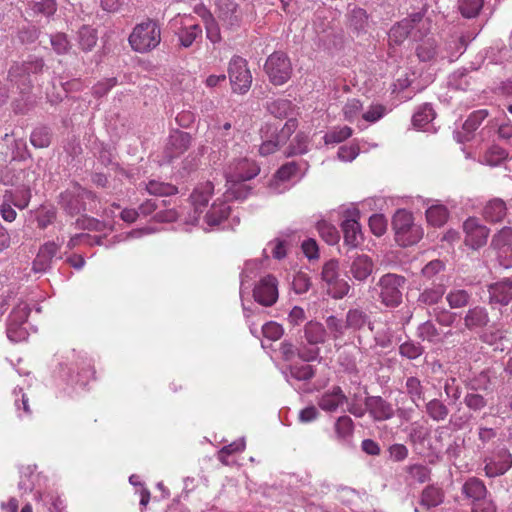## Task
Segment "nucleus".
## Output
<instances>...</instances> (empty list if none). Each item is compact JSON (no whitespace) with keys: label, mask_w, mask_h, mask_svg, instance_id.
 Instances as JSON below:
<instances>
[{"label":"nucleus","mask_w":512,"mask_h":512,"mask_svg":"<svg viewBox=\"0 0 512 512\" xmlns=\"http://www.w3.org/2000/svg\"><path fill=\"white\" fill-rule=\"evenodd\" d=\"M427 8V5H424L420 11L409 14L391 26L388 32L389 50H394L405 40L411 39L421 42L416 48V54L420 61L428 62L435 59L437 55L436 41L433 38H427L432 30V20L426 17Z\"/></svg>","instance_id":"f257e3e1"},{"label":"nucleus","mask_w":512,"mask_h":512,"mask_svg":"<svg viewBox=\"0 0 512 512\" xmlns=\"http://www.w3.org/2000/svg\"><path fill=\"white\" fill-rule=\"evenodd\" d=\"M128 40L134 51L139 53L150 52L161 42L160 26L156 21L147 19L133 28Z\"/></svg>","instance_id":"f03ea898"},{"label":"nucleus","mask_w":512,"mask_h":512,"mask_svg":"<svg viewBox=\"0 0 512 512\" xmlns=\"http://www.w3.org/2000/svg\"><path fill=\"white\" fill-rule=\"evenodd\" d=\"M392 228L396 242L403 247L416 244L423 236L422 228L414 223L412 213L405 209L395 212Z\"/></svg>","instance_id":"7ed1b4c3"},{"label":"nucleus","mask_w":512,"mask_h":512,"mask_svg":"<svg viewBox=\"0 0 512 512\" xmlns=\"http://www.w3.org/2000/svg\"><path fill=\"white\" fill-rule=\"evenodd\" d=\"M61 205L70 214H79L82 211L95 212L97 210V197L87 189L74 186L61 194Z\"/></svg>","instance_id":"20e7f679"},{"label":"nucleus","mask_w":512,"mask_h":512,"mask_svg":"<svg viewBox=\"0 0 512 512\" xmlns=\"http://www.w3.org/2000/svg\"><path fill=\"white\" fill-rule=\"evenodd\" d=\"M406 282L405 277L393 273L382 275L376 286L382 304L387 307H397L402 302V291Z\"/></svg>","instance_id":"39448f33"},{"label":"nucleus","mask_w":512,"mask_h":512,"mask_svg":"<svg viewBox=\"0 0 512 512\" xmlns=\"http://www.w3.org/2000/svg\"><path fill=\"white\" fill-rule=\"evenodd\" d=\"M321 279L327 287V293L334 299H342L350 290L349 283L340 277L339 262L335 259L324 263Z\"/></svg>","instance_id":"423d86ee"},{"label":"nucleus","mask_w":512,"mask_h":512,"mask_svg":"<svg viewBox=\"0 0 512 512\" xmlns=\"http://www.w3.org/2000/svg\"><path fill=\"white\" fill-rule=\"evenodd\" d=\"M264 69L274 85H283L292 74L290 59L284 52L280 51L274 52L267 58Z\"/></svg>","instance_id":"0eeeda50"},{"label":"nucleus","mask_w":512,"mask_h":512,"mask_svg":"<svg viewBox=\"0 0 512 512\" xmlns=\"http://www.w3.org/2000/svg\"><path fill=\"white\" fill-rule=\"evenodd\" d=\"M228 75L234 92L244 94L250 89L252 75L247 67V61L244 58L234 56L230 60Z\"/></svg>","instance_id":"6e6552de"},{"label":"nucleus","mask_w":512,"mask_h":512,"mask_svg":"<svg viewBox=\"0 0 512 512\" xmlns=\"http://www.w3.org/2000/svg\"><path fill=\"white\" fill-rule=\"evenodd\" d=\"M43 66V60L39 58L14 63L9 69L8 80L23 91L30 86V74L40 72Z\"/></svg>","instance_id":"1a4fd4ad"},{"label":"nucleus","mask_w":512,"mask_h":512,"mask_svg":"<svg viewBox=\"0 0 512 512\" xmlns=\"http://www.w3.org/2000/svg\"><path fill=\"white\" fill-rule=\"evenodd\" d=\"M216 14L222 24L231 30L240 26L243 13L235 0H216Z\"/></svg>","instance_id":"9d476101"},{"label":"nucleus","mask_w":512,"mask_h":512,"mask_svg":"<svg viewBox=\"0 0 512 512\" xmlns=\"http://www.w3.org/2000/svg\"><path fill=\"white\" fill-rule=\"evenodd\" d=\"M463 230L465 232L464 242L472 249H478L487 243L489 236V229L480 223L476 217H469L463 223Z\"/></svg>","instance_id":"9b49d317"},{"label":"nucleus","mask_w":512,"mask_h":512,"mask_svg":"<svg viewBox=\"0 0 512 512\" xmlns=\"http://www.w3.org/2000/svg\"><path fill=\"white\" fill-rule=\"evenodd\" d=\"M277 279L272 275H267L260 279L253 290L255 301L263 306H272L278 299Z\"/></svg>","instance_id":"f8f14e48"},{"label":"nucleus","mask_w":512,"mask_h":512,"mask_svg":"<svg viewBox=\"0 0 512 512\" xmlns=\"http://www.w3.org/2000/svg\"><path fill=\"white\" fill-rule=\"evenodd\" d=\"M485 475L489 478L505 474L512 467V455L506 449H501L494 457L484 460Z\"/></svg>","instance_id":"ddd939ff"},{"label":"nucleus","mask_w":512,"mask_h":512,"mask_svg":"<svg viewBox=\"0 0 512 512\" xmlns=\"http://www.w3.org/2000/svg\"><path fill=\"white\" fill-rule=\"evenodd\" d=\"M191 145V136L183 131H173L167 140L164 153L168 161L179 157L186 152Z\"/></svg>","instance_id":"4468645a"},{"label":"nucleus","mask_w":512,"mask_h":512,"mask_svg":"<svg viewBox=\"0 0 512 512\" xmlns=\"http://www.w3.org/2000/svg\"><path fill=\"white\" fill-rule=\"evenodd\" d=\"M248 180L241 178L240 175H226V200H244L251 193L252 187L246 184Z\"/></svg>","instance_id":"2eb2a0df"},{"label":"nucleus","mask_w":512,"mask_h":512,"mask_svg":"<svg viewBox=\"0 0 512 512\" xmlns=\"http://www.w3.org/2000/svg\"><path fill=\"white\" fill-rule=\"evenodd\" d=\"M365 405L369 414L376 421L388 420L394 415L392 405L380 396L366 398Z\"/></svg>","instance_id":"dca6fc26"},{"label":"nucleus","mask_w":512,"mask_h":512,"mask_svg":"<svg viewBox=\"0 0 512 512\" xmlns=\"http://www.w3.org/2000/svg\"><path fill=\"white\" fill-rule=\"evenodd\" d=\"M490 303L508 305L512 301V278H505L488 287Z\"/></svg>","instance_id":"f3484780"},{"label":"nucleus","mask_w":512,"mask_h":512,"mask_svg":"<svg viewBox=\"0 0 512 512\" xmlns=\"http://www.w3.org/2000/svg\"><path fill=\"white\" fill-rule=\"evenodd\" d=\"M346 401L347 397L341 387L334 386L330 391H326L321 395L317 404L326 412H334Z\"/></svg>","instance_id":"a211bd4d"},{"label":"nucleus","mask_w":512,"mask_h":512,"mask_svg":"<svg viewBox=\"0 0 512 512\" xmlns=\"http://www.w3.org/2000/svg\"><path fill=\"white\" fill-rule=\"evenodd\" d=\"M374 263L366 254L356 255L350 265V273L357 281H365L373 272Z\"/></svg>","instance_id":"6ab92c4d"},{"label":"nucleus","mask_w":512,"mask_h":512,"mask_svg":"<svg viewBox=\"0 0 512 512\" xmlns=\"http://www.w3.org/2000/svg\"><path fill=\"white\" fill-rule=\"evenodd\" d=\"M297 127L298 121L295 118L288 119L284 126L279 131H277L276 128L272 129V126L267 124L265 127L261 129V132L263 134L262 137H267L268 134L270 133L271 136H274V138H276L278 144H280V146H283L284 144L287 143L292 134L296 131Z\"/></svg>","instance_id":"aec40b11"},{"label":"nucleus","mask_w":512,"mask_h":512,"mask_svg":"<svg viewBox=\"0 0 512 512\" xmlns=\"http://www.w3.org/2000/svg\"><path fill=\"white\" fill-rule=\"evenodd\" d=\"M506 214V203L500 198H495L488 201L482 211V216L486 221L490 223H497L502 221Z\"/></svg>","instance_id":"412c9836"},{"label":"nucleus","mask_w":512,"mask_h":512,"mask_svg":"<svg viewBox=\"0 0 512 512\" xmlns=\"http://www.w3.org/2000/svg\"><path fill=\"white\" fill-rule=\"evenodd\" d=\"M6 201L11 202L15 207L24 209L29 205L31 199V188L29 184H23L15 189L5 191L3 196Z\"/></svg>","instance_id":"4be33fe9"},{"label":"nucleus","mask_w":512,"mask_h":512,"mask_svg":"<svg viewBox=\"0 0 512 512\" xmlns=\"http://www.w3.org/2000/svg\"><path fill=\"white\" fill-rule=\"evenodd\" d=\"M462 493L474 503L483 499L487 495L488 491L481 479L471 477L464 483Z\"/></svg>","instance_id":"5701e85b"},{"label":"nucleus","mask_w":512,"mask_h":512,"mask_svg":"<svg viewBox=\"0 0 512 512\" xmlns=\"http://www.w3.org/2000/svg\"><path fill=\"white\" fill-rule=\"evenodd\" d=\"M488 322V313L484 307L480 306L469 309L464 317L465 327L469 330L484 327Z\"/></svg>","instance_id":"b1692460"},{"label":"nucleus","mask_w":512,"mask_h":512,"mask_svg":"<svg viewBox=\"0 0 512 512\" xmlns=\"http://www.w3.org/2000/svg\"><path fill=\"white\" fill-rule=\"evenodd\" d=\"M341 227L344 235V243L353 248L356 247L362 237L361 227L358 221L354 218L346 219L342 222Z\"/></svg>","instance_id":"393cba45"},{"label":"nucleus","mask_w":512,"mask_h":512,"mask_svg":"<svg viewBox=\"0 0 512 512\" xmlns=\"http://www.w3.org/2000/svg\"><path fill=\"white\" fill-rule=\"evenodd\" d=\"M260 172L257 163L249 159H240L234 166V169L227 173V175H240L245 180H251L256 177Z\"/></svg>","instance_id":"a878e982"},{"label":"nucleus","mask_w":512,"mask_h":512,"mask_svg":"<svg viewBox=\"0 0 512 512\" xmlns=\"http://www.w3.org/2000/svg\"><path fill=\"white\" fill-rule=\"evenodd\" d=\"M214 191V185L210 181H206L198 185L191 194V200L196 209L205 207Z\"/></svg>","instance_id":"bb28decb"},{"label":"nucleus","mask_w":512,"mask_h":512,"mask_svg":"<svg viewBox=\"0 0 512 512\" xmlns=\"http://www.w3.org/2000/svg\"><path fill=\"white\" fill-rule=\"evenodd\" d=\"M444 493L441 488L434 485L427 486L421 493L420 504L430 509L440 505L443 502Z\"/></svg>","instance_id":"cd10ccee"},{"label":"nucleus","mask_w":512,"mask_h":512,"mask_svg":"<svg viewBox=\"0 0 512 512\" xmlns=\"http://www.w3.org/2000/svg\"><path fill=\"white\" fill-rule=\"evenodd\" d=\"M445 293V286L442 283L425 288L419 295L417 302L420 305L432 306L437 304Z\"/></svg>","instance_id":"c85d7f7f"},{"label":"nucleus","mask_w":512,"mask_h":512,"mask_svg":"<svg viewBox=\"0 0 512 512\" xmlns=\"http://www.w3.org/2000/svg\"><path fill=\"white\" fill-rule=\"evenodd\" d=\"M290 376L297 381H309L316 373L315 368L305 362H293L288 366Z\"/></svg>","instance_id":"c756f323"},{"label":"nucleus","mask_w":512,"mask_h":512,"mask_svg":"<svg viewBox=\"0 0 512 512\" xmlns=\"http://www.w3.org/2000/svg\"><path fill=\"white\" fill-rule=\"evenodd\" d=\"M98 40L96 29L83 25L78 31V44L83 51H91Z\"/></svg>","instance_id":"7c9ffc66"},{"label":"nucleus","mask_w":512,"mask_h":512,"mask_svg":"<svg viewBox=\"0 0 512 512\" xmlns=\"http://www.w3.org/2000/svg\"><path fill=\"white\" fill-rule=\"evenodd\" d=\"M348 25L351 29L361 32L364 31L368 25V15L366 11L359 7L352 8L348 14Z\"/></svg>","instance_id":"2f4dec72"},{"label":"nucleus","mask_w":512,"mask_h":512,"mask_svg":"<svg viewBox=\"0 0 512 512\" xmlns=\"http://www.w3.org/2000/svg\"><path fill=\"white\" fill-rule=\"evenodd\" d=\"M201 36L202 28L198 24L183 26L178 33L180 45L184 48L190 47Z\"/></svg>","instance_id":"473e14b6"},{"label":"nucleus","mask_w":512,"mask_h":512,"mask_svg":"<svg viewBox=\"0 0 512 512\" xmlns=\"http://www.w3.org/2000/svg\"><path fill=\"white\" fill-rule=\"evenodd\" d=\"M484 158L487 164L497 166L509 158V149L499 144H493L486 151Z\"/></svg>","instance_id":"72a5a7b5"},{"label":"nucleus","mask_w":512,"mask_h":512,"mask_svg":"<svg viewBox=\"0 0 512 512\" xmlns=\"http://www.w3.org/2000/svg\"><path fill=\"white\" fill-rule=\"evenodd\" d=\"M57 11V4L54 0H42L39 2H31L29 4L28 14L30 16L43 15L50 17Z\"/></svg>","instance_id":"f704fd0d"},{"label":"nucleus","mask_w":512,"mask_h":512,"mask_svg":"<svg viewBox=\"0 0 512 512\" xmlns=\"http://www.w3.org/2000/svg\"><path fill=\"white\" fill-rule=\"evenodd\" d=\"M448 210L444 205H432L426 211V219L429 224L440 227L444 225L448 219Z\"/></svg>","instance_id":"c9c22d12"},{"label":"nucleus","mask_w":512,"mask_h":512,"mask_svg":"<svg viewBox=\"0 0 512 512\" xmlns=\"http://www.w3.org/2000/svg\"><path fill=\"white\" fill-rule=\"evenodd\" d=\"M308 143V135L304 132H298L284 153L287 157L304 154L308 150Z\"/></svg>","instance_id":"e433bc0d"},{"label":"nucleus","mask_w":512,"mask_h":512,"mask_svg":"<svg viewBox=\"0 0 512 512\" xmlns=\"http://www.w3.org/2000/svg\"><path fill=\"white\" fill-rule=\"evenodd\" d=\"M326 330L321 323L310 321L305 326V337L311 344L323 343Z\"/></svg>","instance_id":"4c0bfd02"},{"label":"nucleus","mask_w":512,"mask_h":512,"mask_svg":"<svg viewBox=\"0 0 512 512\" xmlns=\"http://www.w3.org/2000/svg\"><path fill=\"white\" fill-rule=\"evenodd\" d=\"M369 322L368 315L361 309H350L346 315V326L353 330L362 329Z\"/></svg>","instance_id":"58836bf2"},{"label":"nucleus","mask_w":512,"mask_h":512,"mask_svg":"<svg viewBox=\"0 0 512 512\" xmlns=\"http://www.w3.org/2000/svg\"><path fill=\"white\" fill-rule=\"evenodd\" d=\"M405 471L408 473L409 478L414 482L423 484L430 480L431 469L422 464H412L405 467Z\"/></svg>","instance_id":"ea45409f"},{"label":"nucleus","mask_w":512,"mask_h":512,"mask_svg":"<svg viewBox=\"0 0 512 512\" xmlns=\"http://www.w3.org/2000/svg\"><path fill=\"white\" fill-rule=\"evenodd\" d=\"M317 230L321 238L329 245H334L339 241V232L331 223L321 220L317 223Z\"/></svg>","instance_id":"a19ab883"},{"label":"nucleus","mask_w":512,"mask_h":512,"mask_svg":"<svg viewBox=\"0 0 512 512\" xmlns=\"http://www.w3.org/2000/svg\"><path fill=\"white\" fill-rule=\"evenodd\" d=\"M405 387L408 396L414 404L418 405V401L424 400V388L420 379L414 376L408 377Z\"/></svg>","instance_id":"79ce46f5"},{"label":"nucleus","mask_w":512,"mask_h":512,"mask_svg":"<svg viewBox=\"0 0 512 512\" xmlns=\"http://www.w3.org/2000/svg\"><path fill=\"white\" fill-rule=\"evenodd\" d=\"M484 5V0H458V9L465 18L476 17Z\"/></svg>","instance_id":"37998d69"},{"label":"nucleus","mask_w":512,"mask_h":512,"mask_svg":"<svg viewBox=\"0 0 512 512\" xmlns=\"http://www.w3.org/2000/svg\"><path fill=\"white\" fill-rule=\"evenodd\" d=\"M446 300L452 309L465 307L470 300V294L464 289H453L449 291Z\"/></svg>","instance_id":"c03bdc74"},{"label":"nucleus","mask_w":512,"mask_h":512,"mask_svg":"<svg viewBox=\"0 0 512 512\" xmlns=\"http://www.w3.org/2000/svg\"><path fill=\"white\" fill-rule=\"evenodd\" d=\"M51 132L47 127H37L30 136V142L35 148H46L51 143Z\"/></svg>","instance_id":"a18cd8bd"},{"label":"nucleus","mask_w":512,"mask_h":512,"mask_svg":"<svg viewBox=\"0 0 512 512\" xmlns=\"http://www.w3.org/2000/svg\"><path fill=\"white\" fill-rule=\"evenodd\" d=\"M352 133L353 130L349 126L334 127L325 134L324 142L326 144L340 143L348 139Z\"/></svg>","instance_id":"49530a36"},{"label":"nucleus","mask_w":512,"mask_h":512,"mask_svg":"<svg viewBox=\"0 0 512 512\" xmlns=\"http://www.w3.org/2000/svg\"><path fill=\"white\" fill-rule=\"evenodd\" d=\"M417 334L423 341L438 342L440 340V332L432 321L422 323L418 327Z\"/></svg>","instance_id":"de8ad7c7"},{"label":"nucleus","mask_w":512,"mask_h":512,"mask_svg":"<svg viewBox=\"0 0 512 512\" xmlns=\"http://www.w3.org/2000/svg\"><path fill=\"white\" fill-rule=\"evenodd\" d=\"M426 412L433 420L442 421L448 416L449 410L440 400L433 399L426 404Z\"/></svg>","instance_id":"09e8293b"},{"label":"nucleus","mask_w":512,"mask_h":512,"mask_svg":"<svg viewBox=\"0 0 512 512\" xmlns=\"http://www.w3.org/2000/svg\"><path fill=\"white\" fill-rule=\"evenodd\" d=\"M354 423L349 416H340L335 423V433L339 440H344L353 434Z\"/></svg>","instance_id":"8fccbe9b"},{"label":"nucleus","mask_w":512,"mask_h":512,"mask_svg":"<svg viewBox=\"0 0 512 512\" xmlns=\"http://www.w3.org/2000/svg\"><path fill=\"white\" fill-rule=\"evenodd\" d=\"M31 309L27 303H19L10 313L8 322L12 325L25 324L30 315Z\"/></svg>","instance_id":"3c124183"},{"label":"nucleus","mask_w":512,"mask_h":512,"mask_svg":"<svg viewBox=\"0 0 512 512\" xmlns=\"http://www.w3.org/2000/svg\"><path fill=\"white\" fill-rule=\"evenodd\" d=\"M491 245L496 249L509 248L512 246V228L503 227L492 238Z\"/></svg>","instance_id":"603ef678"},{"label":"nucleus","mask_w":512,"mask_h":512,"mask_svg":"<svg viewBox=\"0 0 512 512\" xmlns=\"http://www.w3.org/2000/svg\"><path fill=\"white\" fill-rule=\"evenodd\" d=\"M363 109L362 102L359 99H348L342 108L344 119L353 122Z\"/></svg>","instance_id":"864d4df0"},{"label":"nucleus","mask_w":512,"mask_h":512,"mask_svg":"<svg viewBox=\"0 0 512 512\" xmlns=\"http://www.w3.org/2000/svg\"><path fill=\"white\" fill-rule=\"evenodd\" d=\"M434 118V111L431 105L424 104L414 113L412 121L414 126L423 127L432 121Z\"/></svg>","instance_id":"5fc2aeb1"},{"label":"nucleus","mask_w":512,"mask_h":512,"mask_svg":"<svg viewBox=\"0 0 512 512\" xmlns=\"http://www.w3.org/2000/svg\"><path fill=\"white\" fill-rule=\"evenodd\" d=\"M292 109L291 101L287 99H277L268 104V110L276 118L286 117Z\"/></svg>","instance_id":"6e6d98bb"},{"label":"nucleus","mask_w":512,"mask_h":512,"mask_svg":"<svg viewBox=\"0 0 512 512\" xmlns=\"http://www.w3.org/2000/svg\"><path fill=\"white\" fill-rule=\"evenodd\" d=\"M147 191L152 195L169 196L178 192V189L168 183H161L157 181H150L146 186Z\"/></svg>","instance_id":"4d7b16f0"},{"label":"nucleus","mask_w":512,"mask_h":512,"mask_svg":"<svg viewBox=\"0 0 512 512\" xmlns=\"http://www.w3.org/2000/svg\"><path fill=\"white\" fill-rule=\"evenodd\" d=\"M487 116L488 111L485 109L472 112L465 120L463 124V129L467 132L475 131L480 126V124L486 119Z\"/></svg>","instance_id":"13d9d810"},{"label":"nucleus","mask_w":512,"mask_h":512,"mask_svg":"<svg viewBox=\"0 0 512 512\" xmlns=\"http://www.w3.org/2000/svg\"><path fill=\"white\" fill-rule=\"evenodd\" d=\"M326 326L333 339L341 338L344 335L345 330L348 328L346 326V322L344 323L341 319L335 316H329L326 319Z\"/></svg>","instance_id":"bf43d9fd"},{"label":"nucleus","mask_w":512,"mask_h":512,"mask_svg":"<svg viewBox=\"0 0 512 512\" xmlns=\"http://www.w3.org/2000/svg\"><path fill=\"white\" fill-rule=\"evenodd\" d=\"M228 214L229 207L227 205L221 204L219 207L213 205L206 215L207 222L212 225L219 224L228 217Z\"/></svg>","instance_id":"052dcab7"},{"label":"nucleus","mask_w":512,"mask_h":512,"mask_svg":"<svg viewBox=\"0 0 512 512\" xmlns=\"http://www.w3.org/2000/svg\"><path fill=\"white\" fill-rule=\"evenodd\" d=\"M245 449V443L243 441H235L230 443L229 445H226L220 449L218 452V459L223 464H228V456L241 452Z\"/></svg>","instance_id":"680f3d73"},{"label":"nucleus","mask_w":512,"mask_h":512,"mask_svg":"<svg viewBox=\"0 0 512 512\" xmlns=\"http://www.w3.org/2000/svg\"><path fill=\"white\" fill-rule=\"evenodd\" d=\"M369 227L375 236L380 237L387 230V220L382 214H373L369 218Z\"/></svg>","instance_id":"e2e57ef3"},{"label":"nucleus","mask_w":512,"mask_h":512,"mask_svg":"<svg viewBox=\"0 0 512 512\" xmlns=\"http://www.w3.org/2000/svg\"><path fill=\"white\" fill-rule=\"evenodd\" d=\"M464 403L465 405L474 411H479L486 407L487 400L482 396L481 394H478L476 392H468L464 397Z\"/></svg>","instance_id":"0e129e2a"},{"label":"nucleus","mask_w":512,"mask_h":512,"mask_svg":"<svg viewBox=\"0 0 512 512\" xmlns=\"http://www.w3.org/2000/svg\"><path fill=\"white\" fill-rule=\"evenodd\" d=\"M263 336L271 341L279 340L283 335V328L276 322H268L262 327Z\"/></svg>","instance_id":"69168bd1"},{"label":"nucleus","mask_w":512,"mask_h":512,"mask_svg":"<svg viewBox=\"0 0 512 512\" xmlns=\"http://www.w3.org/2000/svg\"><path fill=\"white\" fill-rule=\"evenodd\" d=\"M24 324H16L12 325V323H7V336L13 342H20L25 340L28 336V332Z\"/></svg>","instance_id":"338daca9"},{"label":"nucleus","mask_w":512,"mask_h":512,"mask_svg":"<svg viewBox=\"0 0 512 512\" xmlns=\"http://www.w3.org/2000/svg\"><path fill=\"white\" fill-rule=\"evenodd\" d=\"M399 353L408 359H416L423 353V348L413 342H404L399 347Z\"/></svg>","instance_id":"774afa93"}]
</instances>
